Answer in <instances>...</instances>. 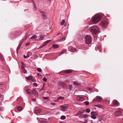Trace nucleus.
Returning <instances> with one entry per match:
<instances>
[{"label": "nucleus", "mask_w": 123, "mask_h": 123, "mask_svg": "<svg viewBox=\"0 0 123 123\" xmlns=\"http://www.w3.org/2000/svg\"><path fill=\"white\" fill-rule=\"evenodd\" d=\"M89 90L90 91L92 90V88H90L89 89Z\"/></svg>", "instance_id": "bf43d9fd"}, {"label": "nucleus", "mask_w": 123, "mask_h": 123, "mask_svg": "<svg viewBox=\"0 0 123 123\" xmlns=\"http://www.w3.org/2000/svg\"><path fill=\"white\" fill-rule=\"evenodd\" d=\"M122 113L121 112L119 111H116L115 112V114L117 116H119Z\"/></svg>", "instance_id": "b1692460"}, {"label": "nucleus", "mask_w": 123, "mask_h": 123, "mask_svg": "<svg viewBox=\"0 0 123 123\" xmlns=\"http://www.w3.org/2000/svg\"><path fill=\"white\" fill-rule=\"evenodd\" d=\"M84 112V111H80L78 112L76 114V115H80L81 114H82Z\"/></svg>", "instance_id": "6ab92c4d"}, {"label": "nucleus", "mask_w": 123, "mask_h": 123, "mask_svg": "<svg viewBox=\"0 0 123 123\" xmlns=\"http://www.w3.org/2000/svg\"><path fill=\"white\" fill-rule=\"evenodd\" d=\"M91 114L92 115L96 116L98 115V113H97L94 112H92L91 113Z\"/></svg>", "instance_id": "a211bd4d"}, {"label": "nucleus", "mask_w": 123, "mask_h": 123, "mask_svg": "<svg viewBox=\"0 0 123 123\" xmlns=\"http://www.w3.org/2000/svg\"><path fill=\"white\" fill-rule=\"evenodd\" d=\"M23 57L25 58H27L26 56L25 55H23Z\"/></svg>", "instance_id": "5fc2aeb1"}, {"label": "nucleus", "mask_w": 123, "mask_h": 123, "mask_svg": "<svg viewBox=\"0 0 123 123\" xmlns=\"http://www.w3.org/2000/svg\"><path fill=\"white\" fill-rule=\"evenodd\" d=\"M65 50H65L64 49L63 51H62V53H60L59 54V55H61L62 54H63V53H64V52L65 51Z\"/></svg>", "instance_id": "58836bf2"}, {"label": "nucleus", "mask_w": 123, "mask_h": 123, "mask_svg": "<svg viewBox=\"0 0 123 123\" xmlns=\"http://www.w3.org/2000/svg\"><path fill=\"white\" fill-rule=\"evenodd\" d=\"M91 118L94 119H95L96 118V116H94L92 115L91 117Z\"/></svg>", "instance_id": "473e14b6"}, {"label": "nucleus", "mask_w": 123, "mask_h": 123, "mask_svg": "<svg viewBox=\"0 0 123 123\" xmlns=\"http://www.w3.org/2000/svg\"><path fill=\"white\" fill-rule=\"evenodd\" d=\"M4 83L3 82H0V85H3L4 84Z\"/></svg>", "instance_id": "864d4df0"}, {"label": "nucleus", "mask_w": 123, "mask_h": 123, "mask_svg": "<svg viewBox=\"0 0 123 123\" xmlns=\"http://www.w3.org/2000/svg\"><path fill=\"white\" fill-rule=\"evenodd\" d=\"M26 79L28 80H32L33 79V78L31 76H30L28 77H26Z\"/></svg>", "instance_id": "4be33fe9"}, {"label": "nucleus", "mask_w": 123, "mask_h": 123, "mask_svg": "<svg viewBox=\"0 0 123 123\" xmlns=\"http://www.w3.org/2000/svg\"><path fill=\"white\" fill-rule=\"evenodd\" d=\"M64 99V97L60 96L57 98V99L58 100L60 99L63 100Z\"/></svg>", "instance_id": "393cba45"}, {"label": "nucleus", "mask_w": 123, "mask_h": 123, "mask_svg": "<svg viewBox=\"0 0 123 123\" xmlns=\"http://www.w3.org/2000/svg\"><path fill=\"white\" fill-rule=\"evenodd\" d=\"M39 37H37V36L36 35H34L30 38V39H32L35 38H38Z\"/></svg>", "instance_id": "f3484780"}, {"label": "nucleus", "mask_w": 123, "mask_h": 123, "mask_svg": "<svg viewBox=\"0 0 123 123\" xmlns=\"http://www.w3.org/2000/svg\"><path fill=\"white\" fill-rule=\"evenodd\" d=\"M40 38L39 39V40H42L43 39L45 38V36L43 34H41L40 35Z\"/></svg>", "instance_id": "2eb2a0df"}, {"label": "nucleus", "mask_w": 123, "mask_h": 123, "mask_svg": "<svg viewBox=\"0 0 123 123\" xmlns=\"http://www.w3.org/2000/svg\"><path fill=\"white\" fill-rule=\"evenodd\" d=\"M27 38V37H25L21 41H20L19 44L18 46V48L17 49V52H18V49L20 48L21 46L22 45L23 42L26 40Z\"/></svg>", "instance_id": "39448f33"}, {"label": "nucleus", "mask_w": 123, "mask_h": 123, "mask_svg": "<svg viewBox=\"0 0 123 123\" xmlns=\"http://www.w3.org/2000/svg\"><path fill=\"white\" fill-rule=\"evenodd\" d=\"M73 71V70L69 69L64 70L63 72L64 73L68 74L72 73Z\"/></svg>", "instance_id": "4468645a"}, {"label": "nucleus", "mask_w": 123, "mask_h": 123, "mask_svg": "<svg viewBox=\"0 0 123 123\" xmlns=\"http://www.w3.org/2000/svg\"><path fill=\"white\" fill-rule=\"evenodd\" d=\"M41 13L43 17V18L44 19H46V13L44 12H43L42 11H41Z\"/></svg>", "instance_id": "9b49d317"}, {"label": "nucleus", "mask_w": 123, "mask_h": 123, "mask_svg": "<svg viewBox=\"0 0 123 123\" xmlns=\"http://www.w3.org/2000/svg\"><path fill=\"white\" fill-rule=\"evenodd\" d=\"M86 43L87 44H90L92 41V39L90 35H86L85 37Z\"/></svg>", "instance_id": "7ed1b4c3"}, {"label": "nucleus", "mask_w": 123, "mask_h": 123, "mask_svg": "<svg viewBox=\"0 0 123 123\" xmlns=\"http://www.w3.org/2000/svg\"><path fill=\"white\" fill-rule=\"evenodd\" d=\"M66 39V38L65 37H64L62 38L61 40V41H62L65 40Z\"/></svg>", "instance_id": "a19ab883"}, {"label": "nucleus", "mask_w": 123, "mask_h": 123, "mask_svg": "<svg viewBox=\"0 0 123 123\" xmlns=\"http://www.w3.org/2000/svg\"><path fill=\"white\" fill-rule=\"evenodd\" d=\"M37 70L38 71L40 72H41L42 71V69L40 68H37Z\"/></svg>", "instance_id": "2f4dec72"}, {"label": "nucleus", "mask_w": 123, "mask_h": 123, "mask_svg": "<svg viewBox=\"0 0 123 123\" xmlns=\"http://www.w3.org/2000/svg\"><path fill=\"white\" fill-rule=\"evenodd\" d=\"M45 43H46V44H47L48 43H47V42H46V41H45Z\"/></svg>", "instance_id": "052dcab7"}, {"label": "nucleus", "mask_w": 123, "mask_h": 123, "mask_svg": "<svg viewBox=\"0 0 123 123\" xmlns=\"http://www.w3.org/2000/svg\"><path fill=\"white\" fill-rule=\"evenodd\" d=\"M44 46H43V45L42 46H40L39 47V48H42Z\"/></svg>", "instance_id": "603ef678"}, {"label": "nucleus", "mask_w": 123, "mask_h": 123, "mask_svg": "<svg viewBox=\"0 0 123 123\" xmlns=\"http://www.w3.org/2000/svg\"><path fill=\"white\" fill-rule=\"evenodd\" d=\"M66 117L64 116H62L61 117V118L63 120H64L66 119Z\"/></svg>", "instance_id": "7c9ffc66"}, {"label": "nucleus", "mask_w": 123, "mask_h": 123, "mask_svg": "<svg viewBox=\"0 0 123 123\" xmlns=\"http://www.w3.org/2000/svg\"><path fill=\"white\" fill-rule=\"evenodd\" d=\"M41 110L39 109H37L35 111V114H37L39 113L41 111Z\"/></svg>", "instance_id": "5701e85b"}, {"label": "nucleus", "mask_w": 123, "mask_h": 123, "mask_svg": "<svg viewBox=\"0 0 123 123\" xmlns=\"http://www.w3.org/2000/svg\"><path fill=\"white\" fill-rule=\"evenodd\" d=\"M92 22L96 24L100 21L101 19V17L98 14H96L92 17Z\"/></svg>", "instance_id": "f257e3e1"}, {"label": "nucleus", "mask_w": 123, "mask_h": 123, "mask_svg": "<svg viewBox=\"0 0 123 123\" xmlns=\"http://www.w3.org/2000/svg\"><path fill=\"white\" fill-rule=\"evenodd\" d=\"M26 92L28 94H30L32 93V91L29 89H28L26 90Z\"/></svg>", "instance_id": "dca6fc26"}, {"label": "nucleus", "mask_w": 123, "mask_h": 123, "mask_svg": "<svg viewBox=\"0 0 123 123\" xmlns=\"http://www.w3.org/2000/svg\"><path fill=\"white\" fill-rule=\"evenodd\" d=\"M33 94L36 96H37L38 94L37 92L35 89H33L32 91Z\"/></svg>", "instance_id": "ddd939ff"}, {"label": "nucleus", "mask_w": 123, "mask_h": 123, "mask_svg": "<svg viewBox=\"0 0 123 123\" xmlns=\"http://www.w3.org/2000/svg\"><path fill=\"white\" fill-rule=\"evenodd\" d=\"M74 85H78L80 84V83L77 81H74L73 82Z\"/></svg>", "instance_id": "cd10ccee"}, {"label": "nucleus", "mask_w": 123, "mask_h": 123, "mask_svg": "<svg viewBox=\"0 0 123 123\" xmlns=\"http://www.w3.org/2000/svg\"><path fill=\"white\" fill-rule=\"evenodd\" d=\"M95 106L97 107L98 108H101L103 109L104 108H105V107L104 106L101 105H96Z\"/></svg>", "instance_id": "412c9836"}, {"label": "nucleus", "mask_w": 123, "mask_h": 123, "mask_svg": "<svg viewBox=\"0 0 123 123\" xmlns=\"http://www.w3.org/2000/svg\"><path fill=\"white\" fill-rule=\"evenodd\" d=\"M27 58V57H28L29 56V54H27V56H26Z\"/></svg>", "instance_id": "6e6d98bb"}, {"label": "nucleus", "mask_w": 123, "mask_h": 123, "mask_svg": "<svg viewBox=\"0 0 123 123\" xmlns=\"http://www.w3.org/2000/svg\"><path fill=\"white\" fill-rule=\"evenodd\" d=\"M76 99L77 100L80 101H82L84 100V98L82 97L77 96Z\"/></svg>", "instance_id": "6e6552de"}, {"label": "nucleus", "mask_w": 123, "mask_h": 123, "mask_svg": "<svg viewBox=\"0 0 123 123\" xmlns=\"http://www.w3.org/2000/svg\"><path fill=\"white\" fill-rule=\"evenodd\" d=\"M86 111L87 113H89L90 111V110L89 108H88L86 110Z\"/></svg>", "instance_id": "72a5a7b5"}, {"label": "nucleus", "mask_w": 123, "mask_h": 123, "mask_svg": "<svg viewBox=\"0 0 123 123\" xmlns=\"http://www.w3.org/2000/svg\"><path fill=\"white\" fill-rule=\"evenodd\" d=\"M2 110V108L1 107H0V111H1Z\"/></svg>", "instance_id": "13d9d810"}, {"label": "nucleus", "mask_w": 123, "mask_h": 123, "mask_svg": "<svg viewBox=\"0 0 123 123\" xmlns=\"http://www.w3.org/2000/svg\"><path fill=\"white\" fill-rule=\"evenodd\" d=\"M85 104L86 105H88L89 104V103L88 102V101H86L85 102Z\"/></svg>", "instance_id": "ea45409f"}, {"label": "nucleus", "mask_w": 123, "mask_h": 123, "mask_svg": "<svg viewBox=\"0 0 123 123\" xmlns=\"http://www.w3.org/2000/svg\"><path fill=\"white\" fill-rule=\"evenodd\" d=\"M43 80L44 82H46L47 81V79L45 77H44L43 78Z\"/></svg>", "instance_id": "e433bc0d"}, {"label": "nucleus", "mask_w": 123, "mask_h": 123, "mask_svg": "<svg viewBox=\"0 0 123 123\" xmlns=\"http://www.w3.org/2000/svg\"><path fill=\"white\" fill-rule=\"evenodd\" d=\"M62 110L63 111H65L66 110L68 109V106H61Z\"/></svg>", "instance_id": "9d476101"}, {"label": "nucleus", "mask_w": 123, "mask_h": 123, "mask_svg": "<svg viewBox=\"0 0 123 123\" xmlns=\"http://www.w3.org/2000/svg\"><path fill=\"white\" fill-rule=\"evenodd\" d=\"M90 29L91 32L94 34H99L100 32V29L96 26H92L91 27Z\"/></svg>", "instance_id": "f03ea898"}, {"label": "nucleus", "mask_w": 123, "mask_h": 123, "mask_svg": "<svg viewBox=\"0 0 123 123\" xmlns=\"http://www.w3.org/2000/svg\"><path fill=\"white\" fill-rule=\"evenodd\" d=\"M51 41V40H49L46 41V42H47V43H48L49 42Z\"/></svg>", "instance_id": "8fccbe9b"}, {"label": "nucleus", "mask_w": 123, "mask_h": 123, "mask_svg": "<svg viewBox=\"0 0 123 123\" xmlns=\"http://www.w3.org/2000/svg\"><path fill=\"white\" fill-rule=\"evenodd\" d=\"M22 69L23 71V72L24 73H26L27 71L25 68H23V69Z\"/></svg>", "instance_id": "c9c22d12"}, {"label": "nucleus", "mask_w": 123, "mask_h": 123, "mask_svg": "<svg viewBox=\"0 0 123 123\" xmlns=\"http://www.w3.org/2000/svg\"><path fill=\"white\" fill-rule=\"evenodd\" d=\"M37 9V8L36 7V6L35 5H34V10H36Z\"/></svg>", "instance_id": "c03bdc74"}, {"label": "nucleus", "mask_w": 123, "mask_h": 123, "mask_svg": "<svg viewBox=\"0 0 123 123\" xmlns=\"http://www.w3.org/2000/svg\"><path fill=\"white\" fill-rule=\"evenodd\" d=\"M58 84L60 86L66 89L67 87V85L64 82H60L58 83Z\"/></svg>", "instance_id": "423d86ee"}, {"label": "nucleus", "mask_w": 123, "mask_h": 123, "mask_svg": "<svg viewBox=\"0 0 123 123\" xmlns=\"http://www.w3.org/2000/svg\"><path fill=\"white\" fill-rule=\"evenodd\" d=\"M100 122L101 123H105V121L103 120H101L100 121Z\"/></svg>", "instance_id": "de8ad7c7"}, {"label": "nucleus", "mask_w": 123, "mask_h": 123, "mask_svg": "<svg viewBox=\"0 0 123 123\" xmlns=\"http://www.w3.org/2000/svg\"><path fill=\"white\" fill-rule=\"evenodd\" d=\"M59 46L58 45L54 44L52 46V47L54 49H56Z\"/></svg>", "instance_id": "a878e982"}, {"label": "nucleus", "mask_w": 123, "mask_h": 123, "mask_svg": "<svg viewBox=\"0 0 123 123\" xmlns=\"http://www.w3.org/2000/svg\"><path fill=\"white\" fill-rule=\"evenodd\" d=\"M17 100L18 101H19L21 103L23 102L22 99L21 98H17Z\"/></svg>", "instance_id": "bb28decb"}, {"label": "nucleus", "mask_w": 123, "mask_h": 123, "mask_svg": "<svg viewBox=\"0 0 123 123\" xmlns=\"http://www.w3.org/2000/svg\"><path fill=\"white\" fill-rule=\"evenodd\" d=\"M68 50L71 52H73L76 51V49L72 46H70L68 48Z\"/></svg>", "instance_id": "1a4fd4ad"}, {"label": "nucleus", "mask_w": 123, "mask_h": 123, "mask_svg": "<svg viewBox=\"0 0 123 123\" xmlns=\"http://www.w3.org/2000/svg\"><path fill=\"white\" fill-rule=\"evenodd\" d=\"M32 100L33 101H35L36 100V99L35 98H33L32 99Z\"/></svg>", "instance_id": "4d7b16f0"}, {"label": "nucleus", "mask_w": 123, "mask_h": 123, "mask_svg": "<svg viewBox=\"0 0 123 123\" xmlns=\"http://www.w3.org/2000/svg\"><path fill=\"white\" fill-rule=\"evenodd\" d=\"M102 98L100 96H97L93 100V102H99L101 101Z\"/></svg>", "instance_id": "0eeeda50"}, {"label": "nucleus", "mask_w": 123, "mask_h": 123, "mask_svg": "<svg viewBox=\"0 0 123 123\" xmlns=\"http://www.w3.org/2000/svg\"><path fill=\"white\" fill-rule=\"evenodd\" d=\"M51 104L53 106H55L56 105V104L54 103H51Z\"/></svg>", "instance_id": "37998d69"}, {"label": "nucleus", "mask_w": 123, "mask_h": 123, "mask_svg": "<svg viewBox=\"0 0 123 123\" xmlns=\"http://www.w3.org/2000/svg\"><path fill=\"white\" fill-rule=\"evenodd\" d=\"M17 109L18 111H20L23 110V108L21 106H19L17 107Z\"/></svg>", "instance_id": "aec40b11"}, {"label": "nucleus", "mask_w": 123, "mask_h": 123, "mask_svg": "<svg viewBox=\"0 0 123 123\" xmlns=\"http://www.w3.org/2000/svg\"><path fill=\"white\" fill-rule=\"evenodd\" d=\"M37 74L38 75V76H39V77H40V76H41L42 77V75L39 74H38L37 73Z\"/></svg>", "instance_id": "09e8293b"}, {"label": "nucleus", "mask_w": 123, "mask_h": 123, "mask_svg": "<svg viewBox=\"0 0 123 123\" xmlns=\"http://www.w3.org/2000/svg\"><path fill=\"white\" fill-rule=\"evenodd\" d=\"M0 59L3 61L4 60V59L3 57L2 54H0Z\"/></svg>", "instance_id": "c85d7f7f"}, {"label": "nucleus", "mask_w": 123, "mask_h": 123, "mask_svg": "<svg viewBox=\"0 0 123 123\" xmlns=\"http://www.w3.org/2000/svg\"><path fill=\"white\" fill-rule=\"evenodd\" d=\"M82 123H84V122H82Z\"/></svg>", "instance_id": "680f3d73"}, {"label": "nucleus", "mask_w": 123, "mask_h": 123, "mask_svg": "<svg viewBox=\"0 0 123 123\" xmlns=\"http://www.w3.org/2000/svg\"><path fill=\"white\" fill-rule=\"evenodd\" d=\"M13 123L12 122V123Z\"/></svg>", "instance_id": "e2e57ef3"}, {"label": "nucleus", "mask_w": 123, "mask_h": 123, "mask_svg": "<svg viewBox=\"0 0 123 123\" xmlns=\"http://www.w3.org/2000/svg\"><path fill=\"white\" fill-rule=\"evenodd\" d=\"M113 105L114 106H118L119 105V103L116 100H114L113 102Z\"/></svg>", "instance_id": "f8f14e48"}, {"label": "nucleus", "mask_w": 123, "mask_h": 123, "mask_svg": "<svg viewBox=\"0 0 123 123\" xmlns=\"http://www.w3.org/2000/svg\"><path fill=\"white\" fill-rule=\"evenodd\" d=\"M83 117L84 118H86L87 117H88V115L86 114H83Z\"/></svg>", "instance_id": "f704fd0d"}, {"label": "nucleus", "mask_w": 123, "mask_h": 123, "mask_svg": "<svg viewBox=\"0 0 123 123\" xmlns=\"http://www.w3.org/2000/svg\"><path fill=\"white\" fill-rule=\"evenodd\" d=\"M33 85L35 87H36L37 86V85L36 83H34L33 84Z\"/></svg>", "instance_id": "79ce46f5"}, {"label": "nucleus", "mask_w": 123, "mask_h": 123, "mask_svg": "<svg viewBox=\"0 0 123 123\" xmlns=\"http://www.w3.org/2000/svg\"><path fill=\"white\" fill-rule=\"evenodd\" d=\"M65 22V20H63L61 22V25H64Z\"/></svg>", "instance_id": "c756f323"}, {"label": "nucleus", "mask_w": 123, "mask_h": 123, "mask_svg": "<svg viewBox=\"0 0 123 123\" xmlns=\"http://www.w3.org/2000/svg\"><path fill=\"white\" fill-rule=\"evenodd\" d=\"M30 43H26L25 44V46H27L28 45L30 44Z\"/></svg>", "instance_id": "49530a36"}, {"label": "nucleus", "mask_w": 123, "mask_h": 123, "mask_svg": "<svg viewBox=\"0 0 123 123\" xmlns=\"http://www.w3.org/2000/svg\"><path fill=\"white\" fill-rule=\"evenodd\" d=\"M108 23L107 19L105 18L103 19L101 21L100 23V25L101 26L105 27L107 26Z\"/></svg>", "instance_id": "20e7f679"}, {"label": "nucleus", "mask_w": 123, "mask_h": 123, "mask_svg": "<svg viewBox=\"0 0 123 123\" xmlns=\"http://www.w3.org/2000/svg\"><path fill=\"white\" fill-rule=\"evenodd\" d=\"M43 46H45V45H46L47 44H46V43H45V42L43 43Z\"/></svg>", "instance_id": "3c124183"}, {"label": "nucleus", "mask_w": 123, "mask_h": 123, "mask_svg": "<svg viewBox=\"0 0 123 123\" xmlns=\"http://www.w3.org/2000/svg\"><path fill=\"white\" fill-rule=\"evenodd\" d=\"M25 65H23L21 67L22 69H23V68H25Z\"/></svg>", "instance_id": "a18cd8bd"}, {"label": "nucleus", "mask_w": 123, "mask_h": 123, "mask_svg": "<svg viewBox=\"0 0 123 123\" xmlns=\"http://www.w3.org/2000/svg\"><path fill=\"white\" fill-rule=\"evenodd\" d=\"M43 98L45 99H48V97H43Z\"/></svg>", "instance_id": "4c0bfd02"}]
</instances>
